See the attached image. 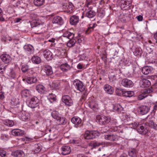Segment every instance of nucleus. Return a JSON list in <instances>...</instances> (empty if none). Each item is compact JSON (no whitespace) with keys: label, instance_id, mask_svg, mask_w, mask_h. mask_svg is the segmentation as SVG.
Returning a JSON list of instances; mask_svg holds the SVG:
<instances>
[{"label":"nucleus","instance_id":"1","mask_svg":"<svg viewBox=\"0 0 157 157\" xmlns=\"http://www.w3.org/2000/svg\"><path fill=\"white\" fill-rule=\"evenodd\" d=\"M74 36V34L73 33L67 31L63 33L61 38L62 40L65 37L69 39V40L67 44V46L69 47H71L75 45L76 42L75 40L73 38Z\"/></svg>","mask_w":157,"mask_h":157},{"label":"nucleus","instance_id":"2","mask_svg":"<svg viewBox=\"0 0 157 157\" xmlns=\"http://www.w3.org/2000/svg\"><path fill=\"white\" fill-rule=\"evenodd\" d=\"M26 103L29 107L32 108H35L38 107L39 100L37 97H32L27 98Z\"/></svg>","mask_w":157,"mask_h":157},{"label":"nucleus","instance_id":"3","mask_svg":"<svg viewBox=\"0 0 157 157\" xmlns=\"http://www.w3.org/2000/svg\"><path fill=\"white\" fill-rule=\"evenodd\" d=\"M52 117L56 119L57 123L59 124H65L67 122V120L64 117H61L56 111H53L51 113Z\"/></svg>","mask_w":157,"mask_h":157},{"label":"nucleus","instance_id":"4","mask_svg":"<svg viewBox=\"0 0 157 157\" xmlns=\"http://www.w3.org/2000/svg\"><path fill=\"white\" fill-rule=\"evenodd\" d=\"M97 120L100 124L105 125L108 124L111 121L110 117L104 115H98L96 117Z\"/></svg>","mask_w":157,"mask_h":157},{"label":"nucleus","instance_id":"5","mask_svg":"<svg viewBox=\"0 0 157 157\" xmlns=\"http://www.w3.org/2000/svg\"><path fill=\"white\" fill-rule=\"evenodd\" d=\"M147 127V125L145 124H140V126H139L137 129V131L140 134L147 135V136H150L149 135Z\"/></svg>","mask_w":157,"mask_h":157},{"label":"nucleus","instance_id":"6","mask_svg":"<svg viewBox=\"0 0 157 157\" xmlns=\"http://www.w3.org/2000/svg\"><path fill=\"white\" fill-rule=\"evenodd\" d=\"M98 132L95 131H87L84 134V136L86 139H92L98 136Z\"/></svg>","mask_w":157,"mask_h":157},{"label":"nucleus","instance_id":"7","mask_svg":"<svg viewBox=\"0 0 157 157\" xmlns=\"http://www.w3.org/2000/svg\"><path fill=\"white\" fill-rule=\"evenodd\" d=\"M90 3L88 2L87 4V7L86 10L87 11L86 16L89 18H91L94 17L96 14L95 12L92 10V8H91L90 6Z\"/></svg>","mask_w":157,"mask_h":157},{"label":"nucleus","instance_id":"8","mask_svg":"<svg viewBox=\"0 0 157 157\" xmlns=\"http://www.w3.org/2000/svg\"><path fill=\"white\" fill-rule=\"evenodd\" d=\"M119 4L121 9L123 10L128 9L131 6L130 2L126 1L124 0H121L119 1Z\"/></svg>","mask_w":157,"mask_h":157},{"label":"nucleus","instance_id":"9","mask_svg":"<svg viewBox=\"0 0 157 157\" xmlns=\"http://www.w3.org/2000/svg\"><path fill=\"white\" fill-rule=\"evenodd\" d=\"M62 101L68 106H71L73 105V101L71 97L68 95H65L62 97Z\"/></svg>","mask_w":157,"mask_h":157},{"label":"nucleus","instance_id":"10","mask_svg":"<svg viewBox=\"0 0 157 157\" xmlns=\"http://www.w3.org/2000/svg\"><path fill=\"white\" fill-rule=\"evenodd\" d=\"M74 83H75V87L80 92L83 91L85 89V86L83 84V83L80 80H75Z\"/></svg>","mask_w":157,"mask_h":157},{"label":"nucleus","instance_id":"11","mask_svg":"<svg viewBox=\"0 0 157 157\" xmlns=\"http://www.w3.org/2000/svg\"><path fill=\"white\" fill-rule=\"evenodd\" d=\"M120 137L116 134H108L104 135V138L107 140L116 141L118 140Z\"/></svg>","mask_w":157,"mask_h":157},{"label":"nucleus","instance_id":"12","mask_svg":"<svg viewBox=\"0 0 157 157\" xmlns=\"http://www.w3.org/2000/svg\"><path fill=\"white\" fill-rule=\"evenodd\" d=\"M149 108L145 105H142L137 109L138 113L142 115H144L147 113L149 110Z\"/></svg>","mask_w":157,"mask_h":157},{"label":"nucleus","instance_id":"13","mask_svg":"<svg viewBox=\"0 0 157 157\" xmlns=\"http://www.w3.org/2000/svg\"><path fill=\"white\" fill-rule=\"evenodd\" d=\"M121 83L122 86L126 87H132L133 86V83L131 80L126 78L123 79Z\"/></svg>","mask_w":157,"mask_h":157},{"label":"nucleus","instance_id":"14","mask_svg":"<svg viewBox=\"0 0 157 157\" xmlns=\"http://www.w3.org/2000/svg\"><path fill=\"white\" fill-rule=\"evenodd\" d=\"M52 22L59 26L61 25L63 23L62 18L59 16L54 17L52 19Z\"/></svg>","mask_w":157,"mask_h":157},{"label":"nucleus","instance_id":"15","mask_svg":"<svg viewBox=\"0 0 157 157\" xmlns=\"http://www.w3.org/2000/svg\"><path fill=\"white\" fill-rule=\"evenodd\" d=\"M0 58L2 61L6 63H9L11 60L10 56L8 54H3L0 56Z\"/></svg>","mask_w":157,"mask_h":157},{"label":"nucleus","instance_id":"16","mask_svg":"<svg viewBox=\"0 0 157 157\" xmlns=\"http://www.w3.org/2000/svg\"><path fill=\"white\" fill-rule=\"evenodd\" d=\"M61 153L63 155L69 154L71 151L70 147L68 146H63L61 148Z\"/></svg>","mask_w":157,"mask_h":157},{"label":"nucleus","instance_id":"17","mask_svg":"<svg viewBox=\"0 0 157 157\" xmlns=\"http://www.w3.org/2000/svg\"><path fill=\"white\" fill-rule=\"evenodd\" d=\"M43 70L47 75H51L53 73V71L51 66L46 65L43 67Z\"/></svg>","mask_w":157,"mask_h":157},{"label":"nucleus","instance_id":"18","mask_svg":"<svg viewBox=\"0 0 157 157\" xmlns=\"http://www.w3.org/2000/svg\"><path fill=\"white\" fill-rule=\"evenodd\" d=\"M24 48L25 51L29 54H33L34 52L33 47L30 44L25 45L24 47Z\"/></svg>","mask_w":157,"mask_h":157},{"label":"nucleus","instance_id":"19","mask_svg":"<svg viewBox=\"0 0 157 157\" xmlns=\"http://www.w3.org/2000/svg\"><path fill=\"white\" fill-rule=\"evenodd\" d=\"M44 57L48 60H50L52 58V52L48 49L45 50L43 52Z\"/></svg>","mask_w":157,"mask_h":157},{"label":"nucleus","instance_id":"20","mask_svg":"<svg viewBox=\"0 0 157 157\" xmlns=\"http://www.w3.org/2000/svg\"><path fill=\"white\" fill-rule=\"evenodd\" d=\"M89 106L94 111H97L99 109L98 104L94 101L90 102L89 104Z\"/></svg>","mask_w":157,"mask_h":157},{"label":"nucleus","instance_id":"21","mask_svg":"<svg viewBox=\"0 0 157 157\" xmlns=\"http://www.w3.org/2000/svg\"><path fill=\"white\" fill-rule=\"evenodd\" d=\"M104 89L105 91L109 94H112L114 92L113 88L108 84L105 85L104 86Z\"/></svg>","mask_w":157,"mask_h":157},{"label":"nucleus","instance_id":"22","mask_svg":"<svg viewBox=\"0 0 157 157\" xmlns=\"http://www.w3.org/2000/svg\"><path fill=\"white\" fill-rule=\"evenodd\" d=\"M79 21L78 16L76 15L72 16L70 18V22L72 25H75Z\"/></svg>","mask_w":157,"mask_h":157},{"label":"nucleus","instance_id":"23","mask_svg":"<svg viewBox=\"0 0 157 157\" xmlns=\"http://www.w3.org/2000/svg\"><path fill=\"white\" fill-rule=\"evenodd\" d=\"M44 22L41 21L39 19L33 20L31 23V25L32 28L36 27L40 25H42Z\"/></svg>","mask_w":157,"mask_h":157},{"label":"nucleus","instance_id":"24","mask_svg":"<svg viewBox=\"0 0 157 157\" xmlns=\"http://www.w3.org/2000/svg\"><path fill=\"white\" fill-rule=\"evenodd\" d=\"M71 121L72 123L75 125V126L76 127H77L78 125L80 124L82 122L81 119L76 117L72 118Z\"/></svg>","mask_w":157,"mask_h":157},{"label":"nucleus","instance_id":"25","mask_svg":"<svg viewBox=\"0 0 157 157\" xmlns=\"http://www.w3.org/2000/svg\"><path fill=\"white\" fill-rule=\"evenodd\" d=\"M12 133L13 135L15 136H22L24 134V132L23 131L18 129H13Z\"/></svg>","mask_w":157,"mask_h":157},{"label":"nucleus","instance_id":"26","mask_svg":"<svg viewBox=\"0 0 157 157\" xmlns=\"http://www.w3.org/2000/svg\"><path fill=\"white\" fill-rule=\"evenodd\" d=\"M20 119L23 121H28L30 119L29 114L26 112L22 113L20 116Z\"/></svg>","mask_w":157,"mask_h":157},{"label":"nucleus","instance_id":"27","mask_svg":"<svg viewBox=\"0 0 157 157\" xmlns=\"http://www.w3.org/2000/svg\"><path fill=\"white\" fill-rule=\"evenodd\" d=\"M60 68L63 71L66 72L70 70L71 67L67 63H65L61 65Z\"/></svg>","mask_w":157,"mask_h":157},{"label":"nucleus","instance_id":"28","mask_svg":"<svg viewBox=\"0 0 157 157\" xmlns=\"http://www.w3.org/2000/svg\"><path fill=\"white\" fill-rule=\"evenodd\" d=\"M21 94L23 97L26 98H31L32 97L30 94V91L28 90H25L22 91Z\"/></svg>","mask_w":157,"mask_h":157},{"label":"nucleus","instance_id":"29","mask_svg":"<svg viewBox=\"0 0 157 157\" xmlns=\"http://www.w3.org/2000/svg\"><path fill=\"white\" fill-rule=\"evenodd\" d=\"M152 69L151 67L146 66L142 68V72L144 74L147 75L151 72Z\"/></svg>","mask_w":157,"mask_h":157},{"label":"nucleus","instance_id":"30","mask_svg":"<svg viewBox=\"0 0 157 157\" xmlns=\"http://www.w3.org/2000/svg\"><path fill=\"white\" fill-rule=\"evenodd\" d=\"M36 89L38 93L41 94L44 93L45 91V87L43 85L40 84L37 85Z\"/></svg>","mask_w":157,"mask_h":157},{"label":"nucleus","instance_id":"31","mask_svg":"<svg viewBox=\"0 0 157 157\" xmlns=\"http://www.w3.org/2000/svg\"><path fill=\"white\" fill-rule=\"evenodd\" d=\"M123 108L119 104L113 105V111L114 112H121L123 110Z\"/></svg>","mask_w":157,"mask_h":157},{"label":"nucleus","instance_id":"32","mask_svg":"<svg viewBox=\"0 0 157 157\" xmlns=\"http://www.w3.org/2000/svg\"><path fill=\"white\" fill-rule=\"evenodd\" d=\"M138 150L135 148H132L128 151V155L132 157H135L136 156Z\"/></svg>","mask_w":157,"mask_h":157},{"label":"nucleus","instance_id":"33","mask_svg":"<svg viewBox=\"0 0 157 157\" xmlns=\"http://www.w3.org/2000/svg\"><path fill=\"white\" fill-rule=\"evenodd\" d=\"M13 155L15 157H22L24 156V152L21 151H17L12 153Z\"/></svg>","mask_w":157,"mask_h":157},{"label":"nucleus","instance_id":"34","mask_svg":"<svg viewBox=\"0 0 157 157\" xmlns=\"http://www.w3.org/2000/svg\"><path fill=\"white\" fill-rule=\"evenodd\" d=\"M31 60L33 63L37 64L40 63L41 61L40 58L37 56H34L32 58Z\"/></svg>","mask_w":157,"mask_h":157},{"label":"nucleus","instance_id":"35","mask_svg":"<svg viewBox=\"0 0 157 157\" xmlns=\"http://www.w3.org/2000/svg\"><path fill=\"white\" fill-rule=\"evenodd\" d=\"M37 81V78L33 76L28 78L26 81L28 83L31 84L36 82Z\"/></svg>","mask_w":157,"mask_h":157},{"label":"nucleus","instance_id":"36","mask_svg":"<svg viewBox=\"0 0 157 157\" xmlns=\"http://www.w3.org/2000/svg\"><path fill=\"white\" fill-rule=\"evenodd\" d=\"M90 145L93 147H96L100 145L105 144V143L103 142H92L89 144Z\"/></svg>","mask_w":157,"mask_h":157},{"label":"nucleus","instance_id":"37","mask_svg":"<svg viewBox=\"0 0 157 157\" xmlns=\"http://www.w3.org/2000/svg\"><path fill=\"white\" fill-rule=\"evenodd\" d=\"M142 85L144 87H148L151 85V82L147 79H143L142 81Z\"/></svg>","mask_w":157,"mask_h":157},{"label":"nucleus","instance_id":"38","mask_svg":"<svg viewBox=\"0 0 157 157\" xmlns=\"http://www.w3.org/2000/svg\"><path fill=\"white\" fill-rule=\"evenodd\" d=\"M97 25L95 23L90 24L89 27H88L86 31V33L87 34L90 33V32L93 30L94 28Z\"/></svg>","mask_w":157,"mask_h":157},{"label":"nucleus","instance_id":"39","mask_svg":"<svg viewBox=\"0 0 157 157\" xmlns=\"http://www.w3.org/2000/svg\"><path fill=\"white\" fill-rule=\"evenodd\" d=\"M74 7L71 3L69 2L68 4H67V10L65 11L67 13H71L74 9Z\"/></svg>","mask_w":157,"mask_h":157},{"label":"nucleus","instance_id":"40","mask_svg":"<svg viewBox=\"0 0 157 157\" xmlns=\"http://www.w3.org/2000/svg\"><path fill=\"white\" fill-rule=\"evenodd\" d=\"M3 123L5 125L9 127H12L14 124V122L13 121L9 120L4 121Z\"/></svg>","mask_w":157,"mask_h":157},{"label":"nucleus","instance_id":"41","mask_svg":"<svg viewBox=\"0 0 157 157\" xmlns=\"http://www.w3.org/2000/svg\"><path fill=\"white\" fill-rule=\"evenodd\" d=\"M134 54L136 56H140L142 53V49L140 48H136L134 52Z\"/></svg>","mask_w":157,"mask_h":157},{"label":"nucleus","instance_id":"42","mask_svg":"<svg viewBox=\"0 0 157 157\" xmlns=\"http://www.w3.org/2000/svg\"><path fill=\"white\" fill-rule=\"evenodd\" d=\"M7 74L9 77L12 78H14L16 77V74L13 70L12 69H10Z\"/></svg>","mask_w":157,"mask_h":157},{"label":"nucleus","instance_id":"43","mask_svg":"<svg viewBox=\"0 0 157 157\" xmlns=\"http://www.w3.org/2000/svg\"><path fill=\"white\" fill-rule=\"evenodd\" d=\"M134 95V93L132 91H124L123 96L127 97H132Z\"/></svg>","mask_w":157,"mask_h":157},{"label":"nucleus","instance_id":"44","mask_svg":"<svg viewBox=\"0 0 157 157\" xmlns=\"http://www.w3.org/2000/svg\"><path fill=\"white\" fill-rule=\"evenodd\" d=\"M50 87L51 90H57L59 89V85L55 82H52L50 84Z\"/></svg>","mask_w":157,"mask_h":157},{"label":"nucleus","instance_id":"45","mask_svg":"<svg viewBox=\"0 0 157 157\" xmlns=\"http://www.w3.org/2000/svg\"><path fill=\"white\" fill-rule=\"evenodd\" d=\"M44 2V0H34L35 5L37 6L42 5Z\"/></svg>","mask_w":157,"mask_h":157},{"label":"nucleus","instance_id":"46","mask_svg":"<svg viewBox=\"0 0 157 157\" xmlns=\"http://www.w3.org/2000/svg\"><path fill=\"white\" fill-rule=\"evenodd\" d=\"M48 97L49 100L51 102H53L56 100V96L52 93L49 94Z\"/></svg>","mask_w":157,"mask_h":157},{"label":"nucleus","instance_id":"47","mask_svg":"<svg viewBox=\"0 0 157 157\" xmlns=\"http://www.w3.org/2000/svg\"><path fill=\"white\" fill-rule=\"evenodd\" d=\"M41 149V147L38 145V144L35 145V148L34 149V152L35 153H37L39 152Z\"/></svg>","mask_w":157,"mask_h":157},{"label":"nucleus","instance_id":"48","mask_svg":"<svg viewBox=\"0 0 157 157\" xmlns=\"http://www.w3.org/2000/svg\"><path fill=\"white\" fill-rule=\"evenodd\" d=\"M148 124L150 127L154 128H155L157 126V125L155 124L154 122L152 121H149Z\"/></svg>","mask_w":157,"mask_h":157},{"label":"nucleus","instance_id":"49","mask_svg":"<svg viewBox=\"0 0 157 157\" xmlns=\"http://www.w3.org/2000/svg\"><path fill=\"white\" fill-rule=\"evenodd\" d=\"M124 90L122 89H119L117 88L116 90V94L118 95H123Z\"/></svg>","mask_w":157,"mask_h":157},{"label":"nucleus","instance_id":"50","mask_svg":"<svg viewBox=\"0 0 157 157\" xmlns=\"http://www.w3.org/2000/svg\"><path fill=\"white\" fill-rule=\"evenodd\" d=\"M29 70L28 66H23L21 67V70L23 72H25Z\"/></svg>","mask_w":157,"mask_h":157},{"label":"nucleus","instance_id":"51","mask_svg":"<svg viewBox=\"0 0 157 157\" xmlns=\"http://www.w3.org/2000/svg\"><path fill=\"white\" fill-rule=\"evenodd\" d=\"M6 152L3 150H0V157H3L6 155Z\"/></svg>","mask_w":157,"mask_h":157},{"label":"nucleus","instance_id":"52","mask_svg":"<svg viewBox=\"0 0 157 157\" xmlns=\"http://www.w3.org/2000/svg\"><path fill=\"white\" fill-rule=\"evenodd\" d=\"M132 125L133 128H136L137 129H138V128L139 126H140V124H138L136 122H134L133 123H132Z\"/></svg>","mask_w":157,"mask_h":157},{"label":"nucleus","instance_id":"53","mask_svg":"<svg viewBox=\"0 0 157 157\" xmlns=\"http://www.w3.org/2000/svg\"><path fill=\"white\" fill-rule=\"evenodd\" d=\"M118 128L117 126L112 127L110 128V131H111L116 132Z\"/></svg>","mask_w":157,"mask_h":157},{"label":"nucleus","instance_id":"54","mask_svg":"<svg viewBox=\"0 0 157 157\" xmlns=\"http://www.w3.org/2000/svg\"><path fill=\"white\" fill-rule=\"evenodd\" d=\"M136 18L139 21H141L143 20V17L142 15H139Z\"/></svg>","mask_w":157,"mask_h":157},{"label":"nucleus","instance_id":"55","mask_svg":"<svg viewBox=\"0 0 157 157\" xmlns=\"http://www.w3.org/2000/svg\"><path fill=\"white\" fill-rule=\"evenodd\" d=\"M81 36L80 34L78 35V37L77 38V42L78 43H81L82 41V39H83L82 38H80Z\"/></svg>","mask_w":157,"mask_h":157},{"label":"nucleus","instance_id":"56","mask_svg":"<svg viewBox=\"0 0 157 157\" xmlns=\"http://www.w3.org/2000/svg\"><path fill=\"white\" fill-rule=\"evenodd\" d=\"M87 95V93L85 92V93H84L82 94L81 99L82 100H85L86 99V96Z\"/></svg>","mask_w":157,"mask_h":157},{"label":"nucleus","instance_id":"57","mask_svg":"<svg viewBox=\"0 0 157 157\" xmlns=\"http://www.w3.org/2000/svg\"><path fill=\"white\" fill-rule=\"evenodd\" d=\"M151 90L148 89H146L143 90V93L145 94H147L150 93Z\"/></svg>","mask_w":157,"mask_h":157},{"label":"nucleus","instance_id":"58","mask_svg":"<svg viewBox=\"0 0 157 157\" xmlns=\"http://www.w3.org/2000/svg\"><path fill=\"white\" fill-rule=\"evenodd\" d=\"M4 98V94L2 92H0V100H2Z\"/></svg>","mask_w":157,"mask_h":157},{"label":"nucleus","instance_id":"59","mask_svg":"<svg viewBox=\"0 0 157 157\" xmlns=\"http://www.w3.org/2000/svg\"><path fill=\"white\" fill-rule=\"evenodd\" d=\"M21 20V19L20 18H16L14 20V21L16 23H18L20 22Z\"/></svg>","mask_w":157,"mask_h":157},{"label":"nucleus","instance_id":"60","mask_svg":"<svg viewBox=\"0 0 157 157\" xmlns=\"http://www.w3.org/2000/svg\"><path fill=\"white\" fill-rule=\"evenodd\" d=\"M145 97L144 96H143L142 95H140L138 97V99L140 100H141L143 99Z\"/></svg>","mask_w":157,"mask_h":157},{"label":"nucleus","instance_id":"61","mask_svg":"<svg viewBox=\"0 0 157 157\" xmlns=\"http://www.w3.org/2000/svg\"><path fill=\"white\" fill-rule=\"evenodd\" d=\"M77 157H88L87 156L84 155L82 154H79L77 155Z\"/></svg>","mask_w":157,"mask_h":157},{"label":"nucleus","instance_id":"62","mask_svg":"<svg viewBox=\"0 0 157 157\" xmlns=\"http://www.w3.org/2000/svg\"><path fill=\"white\" fill-rule=\"evenodd\" d=\"M77 68L79 69H81L82 68V65L81 64H78L77 66Z\"/></svg>","mask_w":157,"mask_h":157},{"label":"nucleus","instance_id":"63","mask_svg":"<svg viewBox=\"0 0 157 157\" xmlns=\"http://www.w3.org/2000/svg\"><path fill=\"white\" fill-rule=\"evenodd\" d=\"M156 110H157V105H155L154 106L153 111L155 112Z\"/></svg>","mask_w":157,"mask_h":157},{"label":"nucleus","instance_id":"64","mask_svg":"<svg viewBox=\"0 0 157 157\" xmlns=\"http://www.w3.org/2000/svg\"><path fill=\"white\" fill-rule=\"evenodd\" d=\"M154 38L155 39V40H156V43H157V32L154 34Z\"/></svg>","mask_w":157,"mask_h":157}]
</instances>
